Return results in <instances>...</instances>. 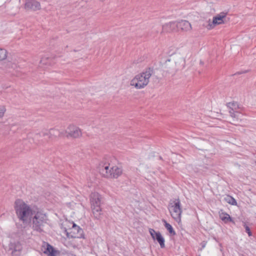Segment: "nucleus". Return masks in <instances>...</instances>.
<instances>
[{"label": "nucleus", "instance_id": "nucleus-14", "mask_svg": "<svg viewBox=\"0 0 256 256\" xmlns=\"http://www.w3.org/2000/svg\"><path fill=\"white\" fill-rule=\"evenodd\" d=\"M220 219L225 223H227L229 222L234 223L232 218L226 213L222 212L220 215Z\"/></svg>", "mask_w": 256, "mask_h": 256}, {"label": "nucleus", "instance_id": "nucleus-26", "mask_svg": "<svg viewBox=\"0 0 256 256\" xmlns=\"http://www.w3.org/2000/svg\"><path fill=\"white\" fill-rule=\"evenodd\" d=\"M229 112L232 117H234V118L236 117V114L234 113V110L233 108H232L231 110H230Z\"/></svg>", "mask_w": 256, "mask_h": 256}, {"label": "nucleus", "instance_id": "nucleus-5", "mask_svg": "<svg viewBox=\"0 0 256 256\" xmlns=\"http://www.w3.org/2000/svg\"><path fill=\"white\" fill-rule=\"evenodd\" d=\"M174 202V204L170 206L169 210L172 218L177 222H180L181 220V214L182 212L180 202L179 199H177Z\"/></svg>", "mask_w": 256, "mask_h": 256}, {"label": "nucleus", "instance_id": "nucleus-11", "mask_svg": "<svg viewBox=\"0 0 256 256\" xmlns=\"http://www.w3.org/2000/svg\"><path fill=\"white\" fill-rule=\"evenodd\" d=\"M111 171L112 177H110V178H117L122 172V168L116 166H112Z\"/></svg>", "mask_w": 256, "mask_h": 256}, {"label": "nucleus", "instance_id": "nucleus-10", "mask_svg": "<svg viewBox=\"0 0 256 256\" xmlns=\"http://www.w3.org/2000/svg\"><path fill=\"white\" fill-rule=\"evenodd\" d=\"M176 26L178 28L182 30H188L191 29L190 24L186 20H182L177 22Z\"/></svg>", "mask_w": 256, "mask_h": 256}, {"label": "nucleus", "instance_id": "nucleus-27", "mask_svg": "<svg viewBox=\"0 0 256 256\" xmlns=\"http://www.w3.org/2000/svg\"><path fill=\"white\" fill-rule=\"evenodd\" d=\"M200 245L202 246V248H204L206 245V242L204 241H203L201 242Z\"/></svg>", "mask_w": 256, "mask_h": 256}, {"label": "nucleus", "instance_id": "nucleus-18", "mask_svg": "<svg viewBox=\"0 0 256 256\" xmlns=\"http://www.w3.org/2000/svg\"><path fill=\"white\" fill-rule=\"evenodd\" d=\"M54 248L48 244H46V248L44 250V253L48 254V256L50 254L51 251Z\"/></svg>", "mask_w": 256, "mask_h": 256}, {"label": "nucleus", "instance_id": "nucleus-23", "mask_svg": "<svg viewBox=\"0 0 256 256\" xmlns=\"http://www.w3.org/2000/svg\"><path fill=\"white\" fill-rule=\"evenodd\" d=\"M67 236L68 238H76V234L74 233H73L72 232H67Z\"/></svg>", "mask_w": 256, "mask_h": 256}, {"label": "nucleus", "instance_id": "nucleus-29", "mask_svg": "<svg viewBox=\"0 0 256 256\" xmlns=\"http://www.w3.org/2000/svg\"><path fill=\"white\" fill-rule=\"evenodd\" d=\"M244 72H238L236 73L235 74H242Z\"/></svg>", "mask_w": 256, "mask_h": 256}, {"label": "nucleus", "instance_id": "nucleus-3", "mask_svg": "<svg viewBox=\"0 0 256 256\" xmlns=\"http://www.w3.org/2000/svg\"><path fill=\"white\" fill-rule=\"evenodd\" d=\"M152 73V68H146L142 73L136 76L130 81V85L138 89L144 88L148 84L150 78Z\"/></svg>", "mask_w": 256, "mask_h": 256}, {"label": "nucleus", "instance_id": "nucleus-33", "mask_svg": "<svg viewBox=\"0 0 256 256\" xmlns=\"http://www.w3.org/2000/svg\"><path fill=\"white\" fill-rule=\"evenodd\" d=\"M255 162H256V161Z\"/></svg>", "mask_w": 256, "mask_h": 256}, {"label": "nucleus", "instance_id": "nucleus-1", "mask_svg": "<svg viewBox=\"0 0 256 256\" xmlns=\"http://www.w3.org/2000/svg\"><path fill=\"white\" fill-rule=\"evenodd\" d=\"M14 208L18 218L22 222L24 226H18V232L11 234L9 248L13 256H18L22 248L21 242L28 236L30 228L29 224L36 211L20 199L16 200Z\"/></svg>", "mask_w": 256, "mask_h": 256}, {"label": "nucleus", "instance_id": "nucleus-21", "mask_svg": "<svg viewBox=\"0 0 256 256\" xmlns=\"http://www.w3.org/2000/svg\"><path fill=\"white\" fill-rule=\"evenodd\" d=\"M60 254V252L55 250L54 248H52V250L51 251L50 254L49 256H58Z\"/></svg>", "mask_w": 256, "mask_h": 256}, {"label": "nucleus", "instance_id": "nucleus-7", "mask_svg": "<svg viewBox=\"0 0 256 256\" xmlns=\"http://www.w3.org/2000/svg\"><path fill=\"white\" fill-rule=\"evenodd\" d=\"M25 8L32 10H37L40 8L39 2L34 0H28L25 4Z\"/></svg>", "mask_w": 256, "mask_h": 256}, {"label": "nucleus", "instance_id": "nucleus-17", "mask_svg": "<svg viewBox=\"0 0 256 256\" xmlns=\"http://www.w3.org/2000/svg\"><path fill=\"white\" fill-rule=\"evenodd\" d=\"M6 50L4 49L0 48V61L3 60L6 58Z\"/></svg>", "mask_w": 256, "mask_h": 256}, {"label": "nucleus", "instance_id": "nucleus-6", "mask_svg": "<svg viewBox=\"0 0 256 256\" xmlns=\"http://www.w3.org/2000/svg\"><path fill=\"white\" fill-rule=\"evenodd\" d=\"M112 167H110L109 164H104L102 165L100 164L99 168L100 174L102 176L108 178L112 177Z\"/></svg>", "mask_w": 256, "mask_h": 256}, {"label": "nucleus", "instance_id": "nucleus-30", "mask_svg": "<svg viewBox=\"0 0 256 256\" xmlns=\"http://www.w3.org/2000/svg\"><path fill=\"white\" fill-rule=\"evenodd\" d=\"M80 238H84V236L82 235V234H81Z\"/></svg>", "mask_w": 256, "mask_h": 256}, {"label": "nucleus", "instance_id": "nucleus-2", "mask_svg": "<svg viewBox=\"0 0 256 256\" xmlns=\"http://www.w3.org/2000/svg\"><path fill=\"white\" fill-rule=\"evenodd\" d=\"M91 208L94 216L99 220L102 214V205L104 204V198L97 192H92L90 195Z\"/></svg>", "mask_w": 256, "mask_h": 256}, {"label": "nucleus", "instance_id": "nucleus-20", "mask_svg": "<svg viewBox=\"0 0 256 256\" xmlns=\"http://www.w3.org/2000/svg\"><path fill=\"white\" fill-rule=\"evenodd\" d=\"M6 110L5 107L3 106H0V118L2 117Z\"/></svg>", "mask_w": 256, "mask_h": 256}, {"label": "nucleus", "instance_id": "nucleus-32", "mask_svg": "<svg viewBox=\"0 0 256 256\" xmlns=\"http://www.w3.org/2000/svg\"><path fill=\"white\" fill-rule=\"evenodd\" d=\"M88 249L90 250H91V248L88 246Z\"/></svg>", "mask_w": 256, "mask_h": 256}, {"label": "nucleus", "instance_id": "nucleus-28", "mask_svg": "<svg viewBox=\"0 0 256 256\" xmlns=\"http://www.w3.org/2000/svg\"><path fill=\"white\" fill-rule=\"evenodd\" d=\"M72 228L73 229H75V230H76L78 228L77 230L78 232V229L80 228V227L79 226H77L76 224H73Z\"/></svg>", "mask_w": 256, "mask_h": 256}, {"label": "nucleus", "instance_id": "nucleus-19", "mask_svg": "<svg viewBox=\"0 0 256 256\" xmlns=\"http://www.w3.org/2000/svg\"><path fill=\"white\" fill-rule=\"evenodd\" d=\"M176 26V22H170L168 24H166L164 26H163L164 29H166L167 28H170L172 26Z\"/></svg>", "mask_w": 256, "mask_h": 256}, {"label": "nucleus", "instance_id": "nucleus-4", "mask_svg": "<svg viewBox=\"0 0 256 256\" xmlns=\"http://www.w3.org/2000/svg\"><path fill=\"white\" fill-rule=\"evenodd\" d=\"M32 219V228L39 232H42L46 222V215L40 212H36Z\"/></svg>", "mask_w": 256, "mask_h": 256}, {"label": "nucleus", "instance_id": "nucleus-12", "mask_svg": "<svg viewBox=\"0 0 256 256\" xmlns=\"http://www.w3.org/2000/svg\"><path fill=\"white\" fill-rule=\"evenodd\" d=\"M226 16V13L221 12L213 18L212 24H220L224 23L223 18Z\"/></svg>", "mask_w": 256, "mask_h": 256}, {"label": "nucleus", "instance_id": "nucleus-13", "mask_svg": "<svg viewBox=\"0 0 256 256\" xmlns=\"http://www.w3.org/2000/svg\"><path fill=\"white\" fill-rule=\"evenodd\" d=\"M153 239L156 240V241L159 243L161 248H162L165 247L164 238L160 232H157L156 236H155V237Z\"/></svg>", "mask_w": 256, "mask_h": 256}, {"label": "nucleus", "instance_id": "nucleus-8", "mask_svg": "<svg viewBox=\"0 0 256 256\" xmlns=\"http://www.w3.org/2000/svg\"><path fill=\"white\" fill-rule=\"evenodd\" d=\"M64 134H67V137L70 136L76 138L78 136V128L74 125L70 126L66 130Z\"/></svg>", "mask_w": 256, "mask_h": 256}, {"label": "nucleus", "instance_id": "nucleus-25", "mask_svg": "<svg viewBox=\"0 0 256 256\" xmlns=\"http://www.w3.org/2000/svg\"><path fill=\"white\" fill-rule=\"evenodd\" d=\"M236 106H238V105L234 102H229L228 104V106L230 107L231 109L232 108V107H235Z\"/></svg>", "mask_w": 256, "mask_h": 256}, {"label": "nucleus", "instance_id": "nucleus-15", "mask_svg": "<svg viewBox=\"0 0 256 256\" xmlns=\"http://www.w3.org/2000/svg\"><path fill=\"white\" fill-rule=\"evenodd\" d=\"M224 200L228 203L232 205L236 206L237 204V202H236V200L233 197H232V196H230L229 195L226 196L224 197Z\"/></svg>", "mask_w": 256, "mask_h": 256}, {"label": "nucleus", "instance_id": "nucleus-9", "mask_svg": "<svg viewBox=\"0 0 256 256\" xmlns=\"http://www.w3.org/2000/svg\"><path fill=\"white\" fill-rule=\"evenodd\" d=\"M64 132H60L58 130L56 129H50L48 132H42L40 136L42 135L44 137L50 138L52 136L54 137L60 136H64Z\"/></svg>", "mask_w": 256, "mask_h": 256}, {"label": "nucleus", "instance_id": "nucleus-31", "mask_svg": "<svg viewBox=\"0 0 256 256\" xmlns=\"http://www.w3.org/2000/svg\"><path fill=\"white\" fill-rule=\"evenodd\" d=\"M212 24H210V28H212Z\"/></svg>", "mask_w": 256, "mask_h": 256}, {"label": "nucleus", "instance_id": "nucleus-16", "mask_svg": "<svg viewBox=\"0 0 256 256\" xmlns=\"http://www.w3.org/2000/svg\"><path fill=\"white\" fill-rule=\"evenodd\" d=\"M164 226L167 229V230L168 231L170 234L171 236H175L176 234V233L175 231L174 230L171 224H170L169 223L166 222V220H164Z\"/></svg>", "mask_w": 256, "mask_h": 256}, {"label": "nucleus", "instance_id": "nucleus-22", "mask_svg": "<svg viewBox=\"0 0 256 256\" xmlns=\"http://www.w3.org/2000/svg\"><path fill=\"white\" fill-rule=\"evenodd\" d=\"M149 232L152 238H154L155 237V236H156V234L157 233V232H156L152 228H150Z\"/></svg>", "mask_w": 256, "mask_h": 256}, {"label": "nucleus", "instance_id": "nucleus-24", "mask_svg": "<svg viewBox=\"0 0 256 256\" xmlns=\"http://www.w3.org/2000/svg\"><path fill=\"white\" fill-rule=\"evenodd\" d=\"M244 227H245V229H246V232L248 233V235L249 236H251L252 235V233L248 226L246 225L244 226Z\"/></svg>", "mask_w": 256, "mask_h": 256}]
</instances>
